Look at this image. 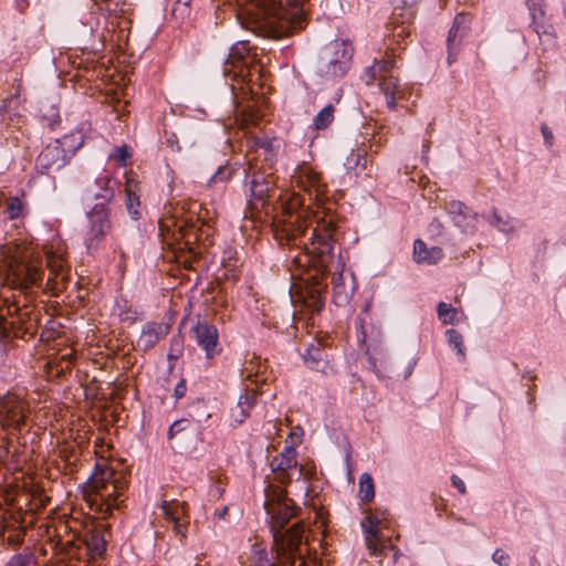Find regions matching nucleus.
<instances>
[{
  "instance_id": "nucleus-1",
  "label": "nucleus",
  "mask_w": 566,
  "mask_h": 566,
  "mask_svg": "<svg viewBox=\"0 0 566 566\" xmlns=\"http://www.w3.org/2000/svg\"><path fill=\"white\" fill-rule=\"evenodd\" d=\"M301 205V201L290 203L283 208L281 214L273 221V232L275 239L281 244L291 245V252L294 248L295 254H290V270L302 271L313 266L329 272L334 262V244L336 242V218L325 209L317 207L315 211L293 209Z\"/></svg>"
},
{
  "instance_id": "nucleus-2",
  "label": "nucleus",
  "mask_w": 566,
  "mask_h": 566,
  "mask_svg": "<svg viewBox=\"0 0 566 566\" xmlns=\"http://www.w3.org/2000/svg\"><path fill=\"white\" fill-rule=\"evenodd\" d=\"M49 276L42 284V259L32 243L11 241L1 245L0 261L6 268V284L20 292L33 286L43 287L44 292L57 296L69 282V270L62 255L52 251L45 252Z\"/></svg>"
},
{
  "instance_id": "nucleus-3",
  "label": "nucleus",
  "mask_w": 566,
  "mask_h": 566,
  "mask_svg": "<svg viewBox=\"0 0 566 566\" xmlns=\"http://www.w3.org/2000/svg\"><path fill=\"white\" fill-rule=\"evenodd\" d=\"M305 1L235 0L239 6H244V11L252 20L253 30L275 39L286 34L291 28L301 23Z\"/></svg>"
},
{
  "instance_id": "nucleus-4",
  "label": "nucleus",
  "mask_w": 566,
  "mask_h": 566,
  "mask_svg": "<svg viewBox=\"0 0 566 566\" xmlns=\"http://www.w3.org/2000/svg\"><path fill=\"white\" fill-rule=\"evenodd\" d=\"M209 226L201 221L200 214L175 210L159 220V233L163 242L175 250L176 259L186 269H191L198 258L196 243L200 233L208 235Z\"/></svg>"
},
{
  "instance_id": "nucleus-5",
  "label": "nucleus",
  "mask_w": 566,
  "mask_h": 566,
  "mask_svg": "<svg viewBox=\"0 0 566 566\" xmlns=\"http://www.w3.org/2000/svg\"><path fill=\"white\" fill-rule=\"evenodd\" d=\"M265 510L271 515V532L273 535V545L276 539L290 544L291 549L301 552L302 539L304 535L303 522L295 523L291 528L282 532L289 521L296 515V506L293 501L286 497V491L281 486L269 485L266 489Z\"/></svg>"
},
{
  "instance_id": "nucleus-6",
  "label": "nucleus",
  "mask_w": 566,
  "mask_h": 566,
  "mask_svg": "<svg viewBox=\"0 0 566 566\" xmlns=\"http://www.w3.org/2000/svg\"><path fill=\"white\" fill-rule=\"evenodd\" d=\"M127 486L128 480L122 472L104 468L91 478L87 501L92 509L95 507L103 517H107L114 509H118L124 503L123 496Z\"/></svg>"
},
{
  "instance_id": "nucleus-7",
  "label": "nucleus",
  "mask_w": 566,
  "mask_h": 566,
  "mask_svg": "<svg viewBox=\"0 0 566 566\" xmlns=\"http://www.w3.org/2000/svg\"><path fill=\"white\" fill-rule=\"evenodd\" d=\"M395 48H389L386 55L380 60H375L374 64L366 67L361 78L366 85L378 84L384 94L387 106L394 111L399 99L405 97V90L399 78L392 74L396 69Z\"/></svg>"
},
{
  "instance_id": "nucleus-8",
  "label": "nucleus",
  "mask_w": 566,
  "mask_h": 566,
  "mask_svg": "<svg viewBox=\"0 0 566 566\" xmlns=\"http://www.w3.org/2000/svg\"><path fill=\"white\" fill-rule=\"evenodd\" d=\"M111 209L103 203L95 205L86 213V223L82 230L83 243L88 253L99 250L112 233Z\"/></svg>"
},
{
  "instance_id": "nucleus-9",
  "label": "nucleus",
  "mask_w": 566,
  "mask_h": 566,
  "mask_svg": "<svg viewBox=\"0 0 566 566\" xmlns=\"http://www.w3.org/2000/svg\"><path fill=\"white\" fill-rule=\"evenodd\" d=\"M29 415L30 403L25 397L12 391L0 397V426L3 430L11 434L20 433Z\"/></svg>"
},
{
  "instance_id": "nucleus-10",
  "label": "nucleus",
  "mask_w": 566,
  "mask_h": 566,
  "mask_svg": "<svg viewBox=\"0 0 566 566\" xmlns=\"http://www.w3.org/2000/svg\"><path fill=\"white\" fill-rule=\"evenodd\" d=\"M354 48L347 40L337 39L329 43L325 63L319 67V74L326 77H342L352 65Z\"/></svg>"
},
{
  "instance_id": "nucleus-11",
  "label": "nucleus",
  "mask_w": 566,
  "mask_h": 566,
  "mask_svg": "<svg viewBox=\"0 0 566 566\" xmlns=\"http://www.w3.org/2000/svg\"><path fill=\"white\" fill-rule=\"evenodd\" d=\"M390 525L391 520L388 511L378 509L368 511L361 526L370 555H382L385 549L390 548V545L381 535V530L389 528Z\"/></svg>"
},
{
  "instance_id": "nucleus-12",
  "label": "nucleus",
  "mask_w": 566,
  "mask_h": 566,
  "mask_svg": "<svg viewBox=\"0 0 566 566\" xmlns=\"http://www.w3.org/2000/svg\"><path fill=\"white\" fill-rule=\"evenodd\" d=\"M272 551L275 553V562H270L265 552L255 549L250 566H305L302 553L291 549V543L285 544L275 538Z\"/></svg>"
},
{
  "instance_id": "nucleus-13",
  "label": "nucleus",
  "mask_w": 566,
  "mask_h": 566,
  "mask_svg": "<svg viewBox=\"0 0 566 566\" xmlns=\"http://www.w3.org/2000/svg\"><path fill=\"white\" fill-rule=\"evenodd\" d=\"M296 455V450L293 447H285L279 455H275L271 460L270 465L274 474V480L280 484L285 485L290 483L293 478L298 480L302 476L303 468L298 465Z\"/></svg>"
},
{
  "instance_id": "nucleus-14",
  "label": "nucleus",
  "mask_w": 566,
  "mask_h": 566,
  "mask_svg": "<svg viewBox=\"0 0 566 566\" xmlns=\"http://www.w3.org/2000/svg\"><path fill=\"white\" fill-rule=\"evenodd\" d=\"M190 338L205 352L207 359H212L221 353L218 329L206 321H198L191 327Z\"/></svg>"
},
{
  "instance_id": "nucleus-15",
  "label": "nucleus",
  "mask_w": 566,
  "mask_h": 566,
  "mask_svg": "<svg viewBox=\"0 0 566 566\" xmlns=\"http://www.w3.org/2000/svg\"><path fill=\"white\" fill-rule=\"evenodd\" d=\"M292 181L301 190L307 191L310 195L314 192L315 199L319 201L326 192V185L322 182L321 174L305 163L297 166L292 176Z\"/></svg>"
},
{
  "instance_id": "nucleus-16",
  "label": "nucleus",
  "mask_w": 566,
  "mask_h": 566,
  "mask_svg": "<svg viewBox=\"0 0 566 566\" xmlns=\"http://www.w3.org/2000/svg\"><path fill=\"white\" fill-rule=\"evenodd\" d=\"M164 517L174 525V531L185 537L189 525L188 504L185 501L163 500L160 504Z\"/></svg>"
},
{
  "instance_id": "nucleus-17",
  "label": "nucleus",
  "mask_w": 566,
  "mask_h": 566,
  "mask_svg": "<svg viewBox=\"0 0 566 566\" xmlns=\"http://www.w3.org/2000/svg\"><path fill=\"white\" fill-rule=\"evenodd\" d=\"M250 169H252V165H250ZM273 184L272 174L251 170L249 203L252 209L258 210L264 207Z\"/></svg>"
},
{
  "instance_id": "nucleus-18",
  "label": "nucleus",
  "mask_w": 566,
  "mask_h": 566,
  "mask_svg": "<svg viewBox=\"0 0 566 566\" xmlns=\"http://www.w3.org/2000/svg\"><path fill=\"white\" fill-rule=\"evenodd\" d=\"M251 48L248 41H239L232 45L227 64H231L233 67L240 69L239 72L234 71L233 76H241L243 82L252 81V70L254 66H249L247 59L249 57Z\"/></svg>"
},
{
  "instance_id": "nucleus-19",
  "label": "nucleus",
  "mask_w": 566,
  "mask_h": 566,
  "mask_svg": "<svg viewBox=\"0 0 566 566\" xmlns=\"http://www.w3.org/2000/svg\"><path fill=\"white\" fill-rule=\"evenodd\" d=\"M67 158L69 156L64 151V148L55 140L53 144L43 148L39 154L36 158V168L41 172L48 174L65 166Z\"/></svg>"
},
{
  "instance_id": "nucleus-20",
  "label": "nucleus",
  "mask_w": 566,
  "mask_h": 566,
  "mask_svg": "<svg viewBox=\"0 0 566 566\" xmlns=\"http://www.w3.org/2000/svg\"><path fill=\"white\" fill-rule=\"evenodd\" d=\"M21 295H12V298L9 296L0 295V311L6 312V315L10 317H17V321H12L10 326H14L17 323L25 324L32 317V308L27 303V296H23V300L20 298Z\"/></svg>"
},
{
  "instance_id": "nucleus-21",
  "label": "nucleus",
  "mask_w": 566,
  "mask_h": 566,
  "mask_svg": "<svg viewBox=\"0 0 566 566\" xmlns=\"http://www.w3.org/2000/svg\"><path fill=\"white\" fill-rule=\"evenodd\" d=\"M169 333V326L163 323H148L144 326L138 339L137 347L144 352L153 348L161 338Z\"/></svg>"
},
{
  "instance_id": "nucleus-22",
  "label": "nucleus",
  "mask_w": 566,
  "mask_h": 566,
  "mask_svg": "<svg viewBox=\"0 0 566 566\" xmlns=\"http://www.w3.org/2000/svg\"><path fill=\"white\" fill-rule=\"evenodd\" d=\"M256 391L254 389L247 390L239 397L238 402L230 409V420L233 423H242L249 417L251 408L255 403Z\"/></svg>"
},
{
  "instance_id": "nucleus-23",
  "label": "nucleus",
  "mask_w": 566,
  "mask_h": 566,
  "mask_svg": "<svg viewBox=\"0 0 566 566\" xmlns=\"http://www.w3.org/2000/svg\"><path fill=\"white\" fill-rule=\"evenodd\" d=\"M413 258L417 263L436 264L443 258V250L440 247L428 248L418 239L413 243Z\"/></svg>"
},
{
  "instance_id": "nucleus-24",
  "label": "nucleus",
  "mask_w": 566,
  "mask_h": 566,
  "mask_svg": "<svg viewBox=\"0 0 566 566\" xmlns=\"http://www.w3.org/2000/svg\"><path fill=\"white\" fill-rule=\"evenodd\" d=\"M88 129L90 125L83 123L78 128L64 135L61 139H56V142L61 144L67 155L73 154L83 146Z\"/></svg>"
},
{
  "instance_id": "nucleus-25",
  "label": "nucleus",
  "mask_w": 566,
  "mask_h": 566,
  "mask_svg": "<svg viewBox=\"0 0 566 566\" xmlns=\"http://www.w3.org/2000/svg\"><path fill=\"white\" fill-rule=\"evenodd\" d=\"M87 555L90 558L101 557L106 551V542L99 530H93L85 533L83 537Z\"/></svg>"
},
{
  "instance_id": "nucleus-26",
  "label": "nucleus",
  "mask_w": 566,
  "mask_h": 566,
  "mask_svg": "<svg viewBox=\"0 0 566 566\" xmlns=\"http://www.w3.org/2000/svg\"><path fill=\"white\" fill-rule=\"evenodd\" d=\"M304 360L310 369L322 374H327L328 370L333 369L326 359L325 352L318 347L313 346L312 348H308L304 355Z\"/></svg>"
},
{
  "instance_id": "nucleus-27",
  "label": "nucleus",
  "mask_w": 566,
  "mask_h": 566,
  "mask_svg": "<svg viewBox=\"0 0 566 566\" xmlns=\"http://www.w3.org/2000/svg\"><path fill=\"white\" fill-rule=\"evenodd\" d=\"M94 185L97 189H90V191L96 199H102L105 202H109L114 198L112 179L108 176H102L97 178Z\"/></svg>"
},
{
  "instance_id": "nucleus-28",
  "label": "nucleus",
  "mask_w": 566,
  "mask_h": 566,
  "mask_svg": "<svg viewBox=\"0 0 566 566\" xmlns=\"http://www.w3.org/2000/svg\"><path fill=\"white\" fill-rule=\"evenodd\" d=\"M358 495L364 503H368L375 497V485L369 473H363L360 475Z\"/></svg>"
},
{
  "instance_id": "nucleus-29",
  "label": "nucleus",
  "mask_w": 566,
  "mask_h": 566,
  "mask_svg": "<svg viewBox=\"0 0 566 566\" xmlns=\"http://www.w3.org/2000/svg\"><path fill=\"white\" fill-rule=\"evenodd\" d=\"M135 185L130 180L126 181L125 186V192H126V208L128 210V213L132 216L133 219H138L139 217V198L135 195L134 188Z\"/></svg>"
},
{
  "instance_id": "nucleus-30",
  "label": "nucleus",
  "mask_w": 566,
  "mask_h": 566,
  "mask_svg": "<svg viewBox=\"0 0 566 566\" xmlns=\"http://www.w3.org/2000/svg\"><path fill=\"white\" fill-rule=\"evenodd\" d=\"M335 108L332 104L325 106L314 118V127L316 130L325 129L334 119Z\"/></svg>"
},
{
  "instance_id": "nucleus-31",
  "label": "nucleus",
  "mask_w": 566,
  "mask_h": 566,
  "mask_svg": "<svg viewBox=\"0 0 566 566\" xmlns=\"http://www.w3.org/2000/svg\"><path fill=\"white\" fill-rule=\"evenodd\" d=\"M333 300L336 305L343 306L349 303L352 297V289L347 287L344 283H333Z\"/></svg>"
},
{
  "instance_id": "nucleus-32",
  "label": "nucleus",
  "mask_w": 566,
  "mask_h": 566,
  "mask_svg": "<svg viewBox=\"0 0 566 566\" xmlns=\"http://www.w3.org/2000/svg\"><path fill=\"white\" fill-rule=\"evenodd\" d=\"M323 287L317 285L307 291V298L305 300V304L312 308L314 312H319L324 306V298L322 296Z\"/></svg>"
},
{
  "instance_id": "nucleus-33",
  "label": "nucleus",
  "mask_w": 566,
  "mask_h": 566,
  "mask_svg": "<svg viewBox=\"0 0 566 566\" xmlns=\"http://www.w3.org/2000/svg\"><path fill=\"white\" fill-rule=\"evenodd\" d=\"M3 566H39L32 553H18L12 555Z\"/></svg>"
},
{
  "instance_id": "nucleus-34",
  "label": "nucleus",
  "mask_w": 566,
  "mask_h": 566,
  "mask_svg": "<svg viewBox=\"0 0 566 566\" xmlns=\"http://www.w3.org/2000/svg\"><path fill=\"white\" fill-rule=\"evenodd\" d=\"M438 316L443 324H454L457 319V310L448 303L438 304Z\"/></svg>"
},
{
  "instance_id": "nucleus-35",
  "label": "nucleus",
  "mask_w": 566,
  "mask_h": 566,
  "mask_svg": "<svg viewBox=\"0 0 566 566\" xmlns=\"http://www.w3.org/2000/svg\"><path fill=\"white\" fill-rule=\"evenodd\" d=\"M192 0H177L172 7L171 14L178 19L184 20L190 15Z\"/></svg>"
},
{
  "instance_id": "nucleus-36",
  "label": "nucleus",
  "mask_w": 566,
  "mask_h": 566,
  "mask_svg": "<svg viewBox=\"0 0 566 566\" xmlns=\"http://www.w3.org/2000/svg\"><path fill=\"white\" fill-rule=\"evenodd\" d=\"M234 170L231 166L226 165L219 167L217 172L210 178L209 185H217L218 182H227L231 179Z\"/></svg>"
},
{
  "instance_id": "nucleus-37",
  "label": "nucleus",
  "mask_w": 566,
  "mask_h": 566,
  "mask_svg": "<svg viewBox=\"0 0 566 566\" xmlns=\"http://www.w3.org/2000/svg\"><path fill=\"white\" fill-rule=\"evenodd\" d=\"M130 157L132 154L126 145L115 148L109 155V158L115 160L120 167H125Z\"/></svg>"
},
{
  "instance_id": "nucleus-38",
  "label": "nucleus",
  "mask_w": 566,
  "mask_h": 566,
  "mask_svg": "<svg viewBox=\"0 0 566 566\" xmlns=\"http://www.w3.org/2000/svg\"><path fill=\"white\" fill-rule=\"evenodd\" d=\"M449 343L454 346L458 354L460 355L461 359L465 358V352L463 346V337L462 335L455 331V329H449L447 332Z\"/></svg>"
},
{
  "instance_id": "nucleus-39",
  "label": "nucleus",
  "mask_w": 566,
  "mask_h": 566,
  "mask_svg": "<svg viewBox=\"0 0 566 566\" xmlns=\"http://www.w3.org/2000/svg\"><path fill=\"white\" fill-rule=\"evenodd\" d=\"M23 206L18 197H11L7 201L6 212L9 219L13 220L20 217Z\"/></svg>"
},
{
  "instance_id": "nucleus-40",
  "label": "nucleus",
  "mask_w": 566,
  "mask_h": 566,
  "mask_svg": "<svg viewBox=\"0 0 566 566\" xmlns=\"http://www.w3.org/2000/svg\"><path fill=\"white\" fill-rule=\"evenodd\" d=\"M463 19H464L463 15H458L454 19V22L449 31L448 40H447L449 49H451L452 44L455 42L457 38L459 36L460 23L462 22Z\"/></svg>"
},
{
  "instance_id": "nucleus-41",
  "label": "nucleus",
  "mask_w": 566,
  "mask_h": 566,
  "mask_svg": "<svg viewBox=\"0 0 566 566\" xmlns=\"http://www.w3.org/2000/svg\"><path fill=\"white\" fill-rule=\"evenodd\" d=\"M349 168L357 167L361 165L363 168L366 167V158H365V150L358 149L356 151H353L350 154V158L348 159Z\"/></svg>"
},
{
  "instance_id": "nucleus-42",
  "label": "nucleus",
  "mask_w": 566,
  "mask_h": 566,
  "mask_svg": "<svg viewBox=\"0 0 566 566\" xmlns=\"http://www.w3.org/2000/svg\"><path fill=\"white\" fill-rule=\"evenodd\" d=\"M182 345H184V340L180 336L174 337L171 339L170 353L168 355L169 358L177 359L181 354Z\"/></svg>"
},
{
  "instance_id": "nucleus-43",
  "label": "nucleus",
  "mask_w": 566,
  "mask_h": 566,
  "mask_svg": "<svg viewBox=\"0 0 566 566\" xmlns=\"http://www.w3.org/2000/svg\"><path fill=\"white\" fill-rule=\"evenodd\" d=\"M447 209L450 214H454V216H465V211H467L465 205L461 201H455V200L450 201Z\"/></svg>"
},
{
  "instance_id": "nucleus-44",
  "label": "nucleus",
  "mask_w": 566,
  "mask_h": 566,
  "mask_svg": "<svg viewBox=\"0 0 566 566\" xmlns=\"http://www.w3.org/2000/svg\"><path fill=\"white\" fill-rule=\"evenodd\" d=\"M186 429H187V421H186V420H177V421H175V422L170 426V428H169V430H168V439H169V440H172V439H174V437H175L177 433H179V432H181V431H185Z\"/></svg>"
},
{
  "instance_id": "nucleus-45",
  "label": "nucleus",
  "mask_w": 566,
  "mask_h": 566,
  "mask_svg": "<svg viewBox=\"0 0 566 566\" xmlns=\"http://www.w3.org/2000/svg\"><path fill=\"white\" fill-rule=\"evenodd\" d=\"M166 145L172 151H180L181 146L179 144V139L175 133H166Z\"/></svg>"
},
{
  "instance_id": "nucleus-46",
  "label": "nucleus",
  "mask_w": 566,
  "mask_h": 566,
  "mask_svg": "<svg viewBox=\"0 0 566 566\" xmlns=\"http://www.w3.org/2000/svg\"><path fill=\"white\" fill-rule=\"evenodd\" d=\"M10 327L4 315L0 314V342L7 340L10 337Z\"/></svg>"
},
{
  "instance_id": "nucleus-47",
  "label": "nucleus",
  "mask_w": 566,
  "mask_h": 566,
  "mask_svg": "<svg viewBox=\"0 0 566 566\" xmlns=\"http://www.w3.org/2000/svg\"><path fill=\"white\" fill-rule=\"evenodd\" d=\"M493 560L500 566H507L510 556L503 549H496L493 553Z\"/></svg>"
},
{
  "instance_id": "nucleus-48",
  "label": "nucleus",
  "mask_w": 566,
  "mask_h": 566,
  "mask_svg": "<svg viewBox=\"0 0 566 566\" xmlns=\"http://www.w3.org/2000/svg\"><path fill=\"white\" fill-rule=\"evenodd\" d=\"M451 482H452V485L458 489V491L461 493V494H465L467 493V488H465V484L464 482L457 475H452L451 476Z\"/></svg>"
},
{
  "instance_id": "nucleus-49",
  "label": "nucleus",
  "mask_w": 566,
  "mask_h": 566,
  "mask_svg": "<svg viewBox=\"0 0 566 566\" xmlns=\"http://www.w3.org/2000/svg\"><path fill=\"white\" fill-rule=\"evenodd\" d=\"M187 391L186 382L184 379H181L177 386L175 387V397L177 399L182 398Z\"/></svg>"
},
{
  "instance_id": "nucleus-50",
  "label": "nucleus",
  "mask_w": 566,
  "mask_h": 566,
  "mask_svg": "<svg viewBox=\"0 0 566 566\" xmlns=\"http://www.w3.org/2000/svg\"><path fill=\"white\" fill-rule=\"evenodd\" d=\"M541 130H542V134H543V137H544L546 144H548L551 146L553 144V139H554L552 130L548 128V126L546 124L542 125Z\"/></svg>"
},
{
  "instance_id": "nucleus-51",
  "label": "nucleus",
  "mask_w": 566,
  "mask_h": 566,
  "mask_svg": "<svg viewBox=\"0 0 566 566\" xmlns=\"http://www.w3.org/2000/svg\"><path fill=\"white\" fill-rule=\"evenodd\" d=\"M303 431L300 427H296L290 434L293 440V443H301Z\"/></svg>"
},
{
  "instance_id": "nucleus-52",
  "label": "nucleus",
  "mask_w": 566,
  "mask_h": 566,
  "mask_svg": "<svg viewBox=\"0 0 566 566\" xmlns=\"http://www.w3.org/2000/svg\"><path fill=\"white\" fill-rule=\"evenodd\" d=\"M242 376L247 379H250L251 381H253L252 379V369H249L248 367L244 368V370L242 371ZM254 382H258V379H254Z\"/></svg>"
},
{
  "instance_id": "nucleus-53",
  "label": "nucleus",
  "mask_w": 566,
  "mask_h": 566,
  "mask_svg": "<svg viewBox=\"0 0 566 566\" xmlns=\"http://www.w3.org/2000/svg\"><path fill=\"white\" fill-rule=\"evenodd\" d=\"M334 282H337V283H344V282H343V275H342V273H338L337 275H336V274H333V277H332V282H331V283L333 284Z\"/></svg>"
},
{
  "instance_id": "nucleus-54",
  "label": "nucleus",
  "mask_w": 566,
  "mask_h": 566,
  "mask_svg": "<svg viewBox=\"0 0 566 566\" xmlns=\"http://www.w3.org/2000/svg\"><path fill=\"white\" fill-rule=\"evenodd\" d=\"M12 101H13V98H12V97L3 99L2 105H1V107H0V112L2 113V112L6 109V107H7L9 104H11V102H12Z\"/></svg>"
},
{
  "instance_id": "nucleus-55",
  "label": "nucleus",
  "mask_w": 566,
  "mask_h": 566,
  "mask_svg": "<svg viewBox=\"0 0 566 566\" xmlns=\"http://www.w3.org/2000/svg\"><path fill=\"white\" fill-rule=\"evenodd\" d=\"M405 33L409 35L410 31H407L405 27H401L400 31H398L396 35L401 36Z\"/></svg>"
},
{
  "instance_id": "nucleus-56",
  "label": "nucleus",
  "mask_w": 566,
  "mask_h": 566,
  "mask_svg": "<svg viewBox=\"0 0 566 566\" xmlns=\"http://www.w3.org/2000/svg\"><path fill=\"white\" fill-rule=\"evenodd\" d=\"M448 60H449V64H452V63L454 62V60H455V59L452 56V54H451V53H449V57H448Z\"/></svg>"
},
{
  "instance_id": "nucleus-57",
  "label": "nucleus",
  "mask_w": 566,
  "mask_h": 566,
  "mask_svg": "<svg viewBox=\"0 0 566 566\" xmlns=\"http://www.w3.org/2000/svg\"><path fill=\"white\" fill-rule=\"evenodd\" d=\"M227 511H228V509H227V507H224V509H223V511H221V514H222V515H223V514H226V513H227Z\"/></svg>"
},
{
  "instance_id": "nucleus-58",
  "label": "nucleus",
  "mask_w": 566,
  "mask_h": 566,
  "mask_svg": "<svg viewBox=\"0 0 566 566\" xmlns=\"http://www.w3.org/2000/svg\"><path fill=\"white\" fill-rule=\"evenodd\" d=\"M224 73H226V74H230V70L226 69V70H224Z\"/></svg>"
}]
</instances>
